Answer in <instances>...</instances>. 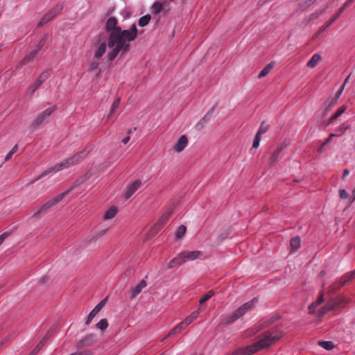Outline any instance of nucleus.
I'll return each mask as SVG.
<instances>
[{
	"mask_svg": "<svg viewBox=\"0 0 355 355\" xmlns=\"http://www.w3.org/2000/svg\"><path fill=\"white\" fill-rule=\"evenodd\" d=\"M348 127L345 125L344 123L342 124L338 129L336 130V136H341L347 130Z\"/></svg>",
	"mask_w": 355,
	"mask_h": 355,
	"instance_id": "44",
	"label": "nucleus"
},
{
	"mask_svg": "<svg viewBox=\"0 0 355 355\" xmlns=\"http://www.w3.org/2000/svg\"><path fill=\"white\" fill-rule=\"evenodd\" d=\"M105 50H106V43L103 42L98 47V49L95 53V57L97 58H101L105 53Z\"/></svg>",
	"mask_w": 355,
	"mask_h": 355,
	"instance_id": "31",
	"label": "nucleus"
},
{
	"mask_svg": "<svg viewBox=\"0 0 355 355\" xmlns=\"http://www.w3.org/2000/svg\"><path fill=\"white\" fill-rule=\"evenodd\" d=\"M260 141L261 135L256 134L253 139L252 147L255 148H257L259 146Z\"/></svg>",
	"mask_w": 355,
	"mask_h": 355,
	"instance_id": "51",
	"label": "nucleus"
},
{
	"mask_svg": "<svg viewBox=\"0 0 355 355\" xmlns=\"http://www.w3.org/2000/svg\"><path fill=\"white\" fill-rule=\"evenodd\" d=\"M97 340L96 338V334H89L86 335L82 339L78 340L76 343V347L77 349V352L84 351L83 349L85 347H90L94 345L96 343ZM85 349V351H86Z\"/></svg>",
	"mask_w": 355,
	"mask_h": 355,
	"instance_id": "6",
	"label": "nucleus"
},
{
	"mask_svg": "<svg viewBox=\"0 0 355 355\" xmlns=\"http://www.w3.org/2000/svg\"><path fill=\"white\" fill-rule=\"evenodd\" d=\"M182 263L187 261H193L202 255V252L200 250L183 251L179 253Z\"/></svg>",
	"mask_w": 355,
	"mask_h": 355,
	"instance_id": "8",
	"label": "nucleus"
},
{
	"mask_svg": "<svg viewBox=\"0 0 355 355\" xmlns=\"http://www.w3.org/2000/svg\"><path fill=\"white\" fill-rule=\"evenodd\" d=\"M214 295V292L212 290L209 291L205 295H204L200 300L199 302L200 304H202L206 301L209 300L213 295Z\"/></svg>",
	"mask_w": 355,
	"mask_h": 355,
	"instance_id": "39",
	"label": "nucleus"
},
{
	"mask_svg": "<svg viewBox=\"0 0 355 355\" xmlns=\"http://www.w3.org/2000/svg\"><path fill=\"white\" fill-rule=\"evenodd\" d=\"M96 327L97 329H99L102 331L105 330L108 327V322L107 319L101 320L96 324Z\"/></svg>",
	"mask_w": 355,
	"mask_h": 355,
	"instance_id": "35",
	"label": "nucleus"
},
{
	"mask_svg": "<svg viewBox=\"0 0 355 355\" xmlns=\"http://www.w3.org/2000/svg\"><path fill=\"white\" fill-rule=\"evenodd\" d=\"M342 284H346L355 279V269L345 274L342 277Z\"/></svg>",
	"mask_w": 355,
	"mask_h": 355,
	"instance_id": "25",
	"label": "nucleus"
},
{
	"mask_svg": "<svg viewBox=\"0 0 355 355\" xmlns=\"http://www.w3.org/2000/svg\"><path fill=\"white\" fill-rule=\"evenodd\" d=\"M63 9V5L61 3L57 4L55 7L51 8L49 12V15H51L53 17H55L56 15H58L59 13L61 12V11Z\"/></svg>",
	"mask_w": 355,
	"mask_h": 355,
	"instance_id": "28",
	"label": "nucleus"
},
{
	"mask_svg": "<svg viewBox=\"0 0 355 355\" xmlns=\"http://www.w3.org/2000/svg\"><path fill=\"white\" fill-rule=\"evenodd\" d=\"M141 182L139 180H136L131 184L127 185L125 191V198L128 199L140 187Z\"/></svg>",
	"mask_w": 355,
	"mask_h": 355,
	"instance_id": "9",
	"label": "nucleus"
},
{
	"mask_svg": "<svg viewBox=\"0 0 355 355\" xmlns=\"http://www.w3.org/2000/svg\"><path fill=\"white\" fill-rule=\"evenodd\" d=\"M162 3L160 2H155L151 8L153 13L157 15L159 13L162 9Z\"/></svg>",
	"mask_w": 355,
	"mask_h": 355,
	"instance_id": "36",
	"label": "nucleus"
},
{
	"mask_svg": "<svg viewBox=\"0 0 355 355\" xmlns=\"http://www.w3.org/2000/svg\"><path fill=\"white\" fill-rule=\"evenodd\" d=\"M72 189L73 187L70 188L65 192L58 194L54 198H53L52 200L54 202L55 205L61 201Z\"/></svg>",
	"mask_w": 355,
	"mask_h": 355,
	"instance_id": "33",
	"label": "nucleus"
},
{
	"mask_svg": "<svg viewBox=\"0 0 355 355\" xmlns=\"http://www.w3.org/2000/svg\"><path fill=\"white\" fill-rule=\"evenodd\" d=\"M8 232H4L1 235H0V245L3 242L4 239L9 236Z\"/></svg>",
	"mask_w": 355,
	"mask_h": 355,
	"instance_id": "62",
	"label": "nucleus"
},
{
	"mask_svg": "<svg viewBox=\"0 0 355 355\" xmlns=\"http://www.w3.org/2000/svg\"><path fill=\"white\" fill-rule=\"evenodd\" d=\"M50 76V72L49 69H46L42 72L40 76L37 78L33 84L29 86L27 89V94L31 96H33L35 92V91L39 88V87Z\"/></svg>",
	"mask_w": 355,
	"mask_h": 355,
	"instance_id": "5",
	"label": "nucleus"
},
{
	"mask_svg": "<svg viewBox=\"0 0 355 355\" xmlns=\"http://www.w3.org/2000/svg\"><path fill=\"white\" fill-rule=\"evenodd\" d=\"M236 320H238V318H236V315L234 313L231 315H223L220 318L221 323L227 325L232 324Z\"/></svg>",
	"mask_w": 355,
	"mask_h": 355,
	"instance_id": "23",
	"label": "nucleus"
},
{
	"mask_svg": "<svg viewBox=\"0 0 355 355\" xmlns=\"http://www.w3.org/2000/svg\"><path fill=\"white\" fill-rule=\"evenodd\" d=\"M147 286V282L142 279L137 286L132 288L130 290V298H135L137 295H139L141 291Z\"/></svg>",
	"mask_w": 355,
	"mask_h": 355,
	"instance_id": "12",
	"label": "nucleus"
},
{
	"mask_svg": "<svg viewBox=\"0 0 355 355\" xmlns=\"http://www.w3.org/2000/svg\"><path fill=\"white\" fill-rule=\"evenodd\" d=\"M318 344L319 346L327 350H331L335 347L334 344L331 341L318 340Z\"/></svg>",
	"mask_w": 355,
	"mask_h": 355,
	"instance_id": "26",
	"label": "nucleus"
},
{
	"mask_svg": "<svg viewBox=\"0 0 355 355\" xmlns=\"http://www.w3.org/2000/svg\"><path fill=\"white\" fill-rule=\"evenodd\" d=\"M217 105V103H215L210 109L207 112V116H211L215 111V109H216V107Z\"/></svg>",
	"mask_w": 355,
	"mask_h": 355,
	"instance_id": "61",
	"label": "nucleus"
},
{
	"mask_svg": "<svg viewBox=\"0 0 355 355\" xmlns=\"http://www.w3.org/2000/svg\"><path fill=\"white\" fill-rule=\"evenodd\" d=\"M187 144H188V139H187V136L182 135L179 138V139L177 141V143L175 144V145L173 146V150L177 153H180L185 148V147L187 146Z\"/></svg>",
	"mask_w": 355,
	"mask_h": 355,
	"instance_id": "11",
	"label": "nucleus"
},
{
	"mask_svg": "<svg viewBox=\"0 0 355 355\" xmlns=\"http://www.w3.org/2000/svg\"><path fill=\"white\" fill-rule=\"evenodd\" d=\"M119 104H120V98H117L112 103V107H111V109H110V114H109V117L115 112V110L119 107Z\"/></svg>",
	"mask_w": 355,
	"mask_h": 355,
	"instance_id": "42",
	"label": "nucleus"
},
{
	"mask_svg": "<svg viewBox=\"0 0 355 355\" xmlns=\"http://www.w3.org/2000/svg\"><path fill=\"white\" fill-rule=\"evenodd\" d=\"M322 60V57L319 54H314L306 64V66L309 68H315L318 63Z\"/></svg>",
	"mask_w": 355,
	"mask_h": 355,
	"instance_id": "18",
	"label": "nucleus"
},
{
	"mask_svg": "<svg viewBox=\"0 0 355 355\" xmlns=\"http://www.w3.org/2000/svg\"><path fill=\"white\" fill-rule=\"evenodd\" d=\"M96 315H97V313H96L92 309L87 316V318L85 322V325H87V326L89 325Z\"/></svg>",
	"mask_w": 355,
	"mask_h": 355,
	"instance_id": "47",
	"label": "nucleus"
},
{
	"mask_svg": "<svg viewBox=\"0 0 355 355\" xmlns=\"http://www.w3.org/2000/svg\"><path fill=\"white\" fill-rule=\"evenodd\" d=\"M281 151H282V148H278L272 153V154L270 157L271 163H274L277 160Z\"/></svg>",
	"mask_w": 355,
	"mask_h": 355,
	"instance_id": "43",
	"label": "nucleus"
},
{
	"mask_svg": "<svg viewBox=\"0 0 355 355\" xmlns=\"http://www.w3.org/2000/svg\"><path fill=\"white\" fill-rule=\"evenodd\" d=\"M181 264H182V261H181V259L178 254L176 257L173 258L172 260L169 261L168 267V268H172L176 265L180 266Z\"/></svg>",
	"mask_w": 355,
	"mask_h": 355,
	"instance_id": "34",
	"label": "nucleus"
},
{
	"mask_svg": "<svg viewBox=\"0 0 355 355\" xmlns=\"http://www.w3.org/2000/svg\"><path fill=\"white\" fill-rule=\"evenodd\" d=\"M172 214V211H168L164 213L159 219L157 223L154 225L153 230L157 232L160 230V228L168 221V218Z\"/></svg>",
	"mask_w": 355,
	"mask_h": 355,
	"instance_id": "10",
	"label": "nucleus"
},
{
	"mask_svg": "<svg viewBox=\"0 0 355 355\" xmlns=\"http://www.w3.org/2000/svg\"><path fill=\"white\" fill-rule=\"evenodd\" d=\"M106 300H107V298H105L103 299V300H101L97 305L96 306L99 307V309H102L103 307L105 306V302H106Z\"/></svg>",
	"mask_w": 355,
	"mask_h": 355,
	"instance_id": "64",
	"label": "nucleus"
},
{
	"mask_svg": "<svg viewBox=\"0 0 355 355\" xmlns=\"http://www.w3.org/2000/svg\"><path fill=\"white\" fill-rule=\"evenodd\" d=\"M259 301L258 297H255L252 298L251 300L247 302L246 303L243 304L242 306V309L245 311V313L251 311L254 308V304L257 303Z\"/></svg>",
	"mask_w": 355,
	"mask_h": 355,
	"instance_id": "17",
	"label": "nucleus"
},
{
	"mask_svg": "<svg viewBox=\"0 0 355 355\" xmlns=\"http://www.w3.org/2000/svg\"><path fill=\"white\" fill-rule=\"evenodd\" d=\"M48 209L47 207H46V205H44V204L40 208V209L36 211L33 216L34 217H39L40 215L46 213Z\"/></svg>",
	"mask_w": 355,
	"mask_h": 355,
	"instance_id": "48",
	"label": "nucleus"
},
{
	"mask_svg": "<svg viewBox=\"0 0 355 355\" xmlns=\"http://www.w3.org/2000/svg\"><path fill=\"white\" fill-rule=\"evenodd\" d=\"M344 301V298L342 296H339L336 299H331L329 301L328 304L318 311V316L322 317L327 313L330 311L335 309L338 306H339Z\"/></svg>",
	"mask_w": 355,
	"mask_h": 355,
	"instance_id": "7",
	"label": "nucleus"
},
{
	"mask_svg": "<svg viewBox=\"0 0 355 355\" xmlns=\"http://www.w3.org/2000/svg\"><path fill=\"white\" fill-rule=\"evenodd\" d=\"M336 137V134L331 133L329 135V137L326 139V141L324 142V145H327L329 143H330L332 140V139Z\"/></svg>",
	"mask_w": 355,
	"mask_h": 355,
	"instance_id": "60",
	"label": "nucleus"
},
{
	"mask_svg": "<svg viewBox=\"0 0 355 355\" xmlns=\"http://www.w3.org/2000/svg\"><path fill=\"white\" fill-rule=\"evenodd\" d=\"M93 352L92 350L75 352L69 355H92Z\"/></svg>",
	"mask_w": 355,
	"mask_h": 355,
	"instance_id": "52",
	"label": "nucleus"
},
{
	"mask_svg": "<svg viewBox=\"0 0 355 355\" xmlns=\"http://www.w3.org/2000/svg\"><path fill=\"white\" fill-rule=\"evenodd\" d=\"M274 65H275L274 62H272L268 64L259 73L258 78H262L265 77L266 76H267L270 73V71L272 69V68L274 67Z\"/></svg>",
	"mask_w": 355,
	"mask_h": 355,
	"instance_id": "24",
	"label": "nucleus"
},
{
	"mask_svg": "<svg viewBox=\"0 0 355 355\" xmlns=\"http://www.w3.org/2000/svg\"><path fill=\"white\" fill-rule=\"evenodd\" d=\"M275 320H276L271 318L270 320L264 321L261 324H260V326L259 327L257 331H259V330H261L262 329L268 327L269 325L272 324Z\"/></svg>",
	"mask_w": 355,
	"mask_h": 355,
	"instance_id": "45",
	"label": "nucleus"
},
{
	"mask_svg": "<svg viewBox=\"0 0 355 355\" xmlns=\"http://www.w3.org/2000/svg\"><path fill=\"white\" fill-rule=\"evenodd\" d=\"M234 313L235 314L236 318H237L239 319V318H241L243 315H244L246 313H245V311H244V310L242 309V307L240 306L239 308H238L236 310H235L234 311Z\"/></svg>",
	"mask_w": 355,
	"mask_h": 355,
	"instance_id": "49",
	"label": "nucleus"
},
{
	"mask_svg": "<svg viewBox=\"0 0 355 355\" xmlns=\"http://www.w3.org/2000/svg\"><path fill=\"white\" fill-rule=\"evenodd\" d=\"M150 19H151V16L148 14H147L144 16H142L141 17L139 18V19L138 21V25L141 27H144L149 23Z\"/></svg>",
	"mask_w": 355,
	"mask_h": 355,
	"instance_id": "30",
	"label": "nucleus"
},
{
	"mask_svg": "<svg viewBox=\"0 0 355 355\" xmlns=\"http://www.w3.org/2000/svg\"><path fill=\"white\" fill-rule=\"evenodd\" d=\"M211 116L205 114L195 125V128L197 131L202 130L205 125L210 121Z\"/></svg>",
	"mask_w": 355,
	"mask_h": 355,
	"instance_id": "19",
	"label": "nucleus"
},
{
	"mask_svg": "<svg viewBox=\"0 0 355 355\" xmlns=\"http://www.w3.org/2000/svg\"><path fill=\"white\" fill-rule=\"evenodd\" d=\"M53 19V17L49 15V12H48L41 19V21L38 24V27H42L45 24L49 22L50 20Z\"/></svg>",
	"mask_w": 355,
	"mask_h": 355,
	"instance_id": "40",
	"label": "nucleus"
},
{
	"mask_svg": "<svg viewBox=\"0 0 355 355\" xmlns=\"http://www.w3.org/2000/svg\"><path fill=\"white\" fill-rule=\"evenodd\" d=\"M318 306V305L316 304L315 302L311 303L308 309H309V313H313L315 312V309Z\"/></svg>",
	"mask_w": 355,
	"mask_h": 355,
	"instance_id": "55",
	"label": "nucleus"
},
{
	"mask_svg": "<svg viewBox=\"0 0 355 355\" xmlns=\"http://www.w3.org/2000/svg\"><path fill=\"white\" fill-rule=\"evenodd\" d=\"M298 6L302 10H304L314 4L317 0H297Z\"/></svg>",
	"mask_w": 355,
	"mask_h": 355,
	"instance_id": "20",
	"label": "nucleus"
},
{
	"mask_svg": "<svg viewBox=\"0 0 355 355\" xmlns=\"http://www.w3.org/2000/svg\"><path fill=\"white\" fill-rule=\"evenodd\" d=\"M345 284H342V279L340 278L338 282H335L334 284L330 286L329 292L334 293L338 290H339Z\"/></svg>",
	"mask_w": 355,
	"mask_h": 355,
	"instance_id": "32",
	"label": "nucleus"
},
{
	"mask_svg": "<svg viewBox=\"0 0 355 355\" xmlns=\"http://www.w3.org/2000/svg\"><path fill=\"white\" fill-rule=\"evenodd\" d=\"M186 230H187L186 226H184L183 225L179 226V227L178 228L176 233H175V236H176L177 239H181L185 234Z\"/></svg>",
	"mask_w": 355,
	"mask_h": 355,
	"instance_id": "37",
	"label": "nucleus"
},
{
	"mask_svg": "<svg viewBox=\"0 0 355 355\" xmlns=\"http://www.w3.org/2000/svg\"><path fill=\"white\" fill-rule=\"evenodd\" d=\"M47 37H48V35H45L44 37L40 40L37 45V49L35 50H38V53L40 52V51L43 48V46H44L45 43H46V41L47 40Z\"/></svg>",
	"mask_w": 355,
	"mask_h": 355,
	"instance_id": "46",
	"label": "nucleus"
},
{
	"mask_svg": "<svg viewBox=\"0 0 355 355\" xmlns=\"http://www.w3.org/2000/svg\"><path fill=\"white\" fill-rule=\"evenodd\" d=\"M234 313L235 314L236 318H237L239 319V318H241L243 315H244L246 313H245V311H244V310L242 309V307L240 306L239 308H238L236 310H235L234 311Z\"/></svg>",
	"mask_w": 355,
	"mask_h": 355,
	"instance_id": "50",
	"label": "nucleus"
},
{
	"mask_svg": "<svg viewBox=\"0 0 355 355\" xmlns=\"http://www.w3.org/2000/svg\"><path fill=\"white\" fill-rule=\"evenodd\" d=\"M269 129V125L266 124L264 122H262L257 134L261 135L262 134H264Z\"/></svg>",
	"mask_w": 355,
	"mask_h": 355,
	"instance_id": "41",
	"label": "nucleus"
},
{
	"mask_svg": "<svg viewBox=\"0 0 355 355\" xmlns=\"http://www.w3.org/2000/svg\"><path fill=\"white\" fill-rule=\"evenodd\" d=\"M99 63L97 61H93L90 63L89 71H96L98 68Z\"/></svg>",
	"mask_w": 355,
	"mask_h": 355,
	"instance_id": "53",
	"label": "nucleus"
},
{
	"mask_svg": "<svg viewBox=\"0 0 355 355\" xmlns=\"http://www.w3.org/2000/svg\"><path fill=\"white\" fill-rule=\"evenodd\" d=\"M63 9V5L61 3L57 4L55 7L51 8L49 12V15H51L53 17H55L56 15H58L59 13L61 12V11Z\"/></svg>",
	"mask_w": 355,
	"mask_h": 355,
	"instance_id": "27",
	"label": "nucleus"
},
{
	"mask_svg": "<svg viewBox=\"0 0 355 355\" xmlns=\"http://www.w3.org/2000/svg\"><path fill=\"white\" fill-rule=\"evenodd\" d=\"M283 336V333L281 331H279L277 329H272L270 330H268L265 331L261 336L260 339L254 343L257 351H259L262 349L268 347L279 340H280Z\"/></svg>",
	"mask_w": 355,
	"mask_h": 355,
	"instance_id": "3",
	"label": "nucleus"
},
{
	"mask_svg": "<svg viewBox=\"0 0 355 355\" xmlns=\"http://www.w3.org/2000/svg\"><path fill=\"white\" fill-rule=\"evenodd\" d=\"M56 109L57 106L53 105L37 114L35 119L32 121L30 128L33 130H37L42 125V123L56 110Z\"/></svg>",
	"mask_w": 355,
	"mask_h": 355,
	"instance_id": "4",
	"label": "nucleus"
},
{
	"mask_svg": "<svg viewBox=\"0 0 355 355\" xmlns=\"http://www.w3.org/2000/svg\"><path fill=\"white\" fill-rule=\"evenodd\" d=\"M324 302V294L323 292L321 291L320 293L319 297L315 301L316 304L319 306L320 304H322Z\"/></svg>",
	"mask_w": 355,
	"mask_h": 355,
	"instance_id": "58",
	"label": "nucleus"
},
{
	"mask_svg": "<svg viewBox=\"0 0 355 355\" xmlns=\"http://www.w3.org/2000/svg\"><path fill=\"white\" fill-rule=\"evenodd\" d=\"M343 9L339 8L337 12L322 26H321L318 31V34L324 31L332 23H334L343 12Z\"/></svg>",
	"mask_w": 355,
	"mask_h": 355,
	"instance_id": "15",
	"label": "nucleus"
},
{
	"mask_svg": "<svg viewBox=\"0 0 355 355\" xmlns=\"http://www.w3.org/2000/svg\"><path fill=\"white\" fill-rule=\"evenodd\" d=\"M117 209L114 207H110L105 214L103 218L104 219H110L115 216L116 214Z\"/></svg>",
	"mask_w": 355,
	"mask_h": 355,
	"instance_id": "29",
	"label": "nucleus"
},
{
	"mask_svg": "<svg viewBox=\"0 0 355 355\" xmlns=\"http://www.w3.org/2000/svg\"><path fill=\"white\" fill-rule=\"evenodd\" d=\"M355 0H347L344 4L343 6L340 8V9H343V11H344V10L349 7Z\"/></svg>",
	"mask_w": 355,
	"mask_h": 355,
	"instance_id": "59",
	"label": "nucleus"
},
{
	"mask_svg": "<svg viewBox=\"0 0 355 355\" xmlns=\"http://www.w3.org/2000/svg\"><path fill=\"white\" fill-rule=\"evenodd\" d=\"M85 153L84 151H80L75 154L74 155L67 157L62 160V162L57 163L53 166H51L49 168H47L46 171H44L41 175L37 176V178H34L30 182V184H33L39 180H40L42 178L49 175V173H53V172H58L59 171H61L64 168H67L71 166L76 165L80 162H82L85 156Z\"/></svg>",
	"mask_w": 355,
	"mask_h": 355,
	"instance_id": "2",
	"label": "nucleus"
},
{
	"mask_svg": "<svg viewBox=\"0 0 355 355\" xmlns=\"http://www.w3.org/2000/svg\"><path fill=\"white\" fill-rule=\"evenodd\" d=\"M346 110V106H341L331 117L330 121H334L339 117Z\"/></svg>",
	"mask_w": 355,
	"mask_h": 355,
	"instance_id": "38",
	"label": "nucleus"
},
{
	"mask_svg": "<svg viewBox=\"0 0 355 355\" xmlns=\"http://www.w3.org/2000/svg\"><path fill=\"white\" fill-rule=\"evenodd\" d=\"M118 19L115 17H110L105 24V28L109 32L107 46L112 49L108 53L109 60H113L118 54L125 55L130 49L129 42L134 41L137 37V28L135 24H133L130 29L122 30L117 26Z\"/></svg>",
	"mask_w": 355,
	"mask_h": 355,
	"instance_id": "1",
	"label": "nucleus"
},
{
	"mask_svg": "<svg viewBox=\"0 0 355 355\" xmlns=\"http://www.w3.org/2000/svg\"><path fill=\"white\" fill-rule=\"evenodd\" d=\"M107 232V229H103L99 231L92 238V239H98V238L103 236Z\"/></svg>",
	"mask_w": 355,
	"mask_h": 355,
	"instance_id": "56",
	"label": "nucleus"
},
{
	"mask_svg": "<svg viewBox=\"0 0 355 355\" xmlns=\"http://www.w3.org/2000/svg\"><path fill=\"white\" fill-rule=\"evenodd\" d=\"M318 306V305L316 304L315 302L311 303L308 309H309V313H313L315 312V309Z\"/></svg>",
	"mask_w": 355,
	"mask_h": 355,
	"instance_id": "54",
	"label": "nucleus"
},
{
	"mask_svg": "<svg viewBox=\"0 0 355 355\" xmlns=\"http://www.w3.org/2000/svg\"><path fill=\"white\" fill-rule=\"evenodd\" d=\"M187 327V325L186 324V322H184V320L182 321L178 325H176L174 328H173L172 329L170 330L168 334L162 339V341L164 340L165 339L182 331Z\"/></svg>",
	"mask_w": 355,
	"mask_h": 355,
	"instance_id": "14",
	"label": "nucleus"
},
{
	"mask_svg": "<svg viewBox=\"0 0 355 355\" xmlns=\"http://www.w3.org/2000/svg\"><path fill=\"white\" fill-rule=\"evenodd\" d=\"M44 205H46V207H47V209H50L51 207H52L53 206L55 205V203L54 202L51 200H49L47 202H46L44 204Z\"/></svg>",
	"mask_w": 355,
	"mask_h": 355,
	"instance_id": "63",
	"label": "nucleus"
},
{
	"mask_svg": "<svg viewBox=\"0 0 355 355\" xmlns=\"http://www.w3.org/2000/svg\"><path fill=\"white\" fill-rule=\"evenodd\" d=\"M49 338V334H47L39 342L36 347L32 350L29 355H36L40 350L43 347L46 341Z\"/></svg>",
	"mask_w": 355,
	"mask_h": 355,
	"instance_id": "16",
	"label": "nucleus"
},
{
	"mask_svg": "<svg viewBox=\"0 0 355 355\" xmlns=\"http://www.w3.org/2000/svg\"><path fill=\"white\" fill-rule=\"evenodd\" d=\"M339 195L341 198L346 199L348 198V193L345 189H340L339 191Z\"/></svg>",
	"mask_w": 355,
	"mask_h": 355,
	"instance_id": "57",
	"label": "nucleus"
},
{
	"mask_svg": "<svg viewBox=\"0 0 355 355\" xmlns=\"http://www.w3.org/2000/svg\"><path fill=\"white\" fill-rule=\"evenodd\" d=\"M38 55V50H33L28 54H27L19 63V66L26 65L33 62L35 58Z\"/></svg>",
	"mask_w": 355,
	"mask_h": 355,
	"instance_id": "13",
	"label": "nucleus"
},
{
	"mask_svg": "<svg viewBox=\"0 0 355 355\" xmlns=\"http://www.w3.org/2000/svg\"><path fill=\"white\" fill-rule=\"evenodd\" d=\"M201 311H202V308H198L197 310L194 311L189 316L186 318L184 320V322H186V324L188 326L193 320H195L198 317V315Z\"/></svg>",
	"mask_w": 355,
	"mask_h": 355,
	"instance_id": "21",
	"label": "nucleus"
},
{
	"mask_svg": "<svg viewBox=\"0 0 355 355\" xmlns=\"http://www.w3.org/2000/svg\"><path fill=\"white\" fill-rule=\"evenodd\" d=\"M300 238L299 236H295L290 241V246L291 248V252H295L300 247Z\"/></svg>",
	"mask_w": 355,
	"mask_h": 355,
	"instance_id": "22",
	"label": "nucleus"
}]
</instances>
